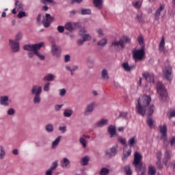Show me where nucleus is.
Masks as SVG:
<instances>
[{"instance_id": "f257e3e1", "label": "nucleus", "mask_w": 175, "mask_h": 175, "mask_svg": "<svg viewBox=\"0 0 175 175\" xmlns=\"http://www.w3.org/2000/svg\"><path fill=\"white\" fill-rule=\"evenodd\" d=\"M151 103V96L144 95L141 96L138 100L137 103L135 105V110L137 114L139 116H152L154 111H155V107L154 105H150Z\"/></svg>"}, {"instance_id": "f03ea898", "label": "nucleus", "mask_w": 175, "mask_h": 175, "mask_svg": "<svg viewBox=\"0 0 175 175\" xmlns=\"http://www.w3.org/2000/svg\"><path fill=\"white\" fill-rule=\"evenodd\" d=\"M44 46V42H40L38 44H27L23 46V49L26 51H33L34 55L39 58L41 61H44V55H43L39 50L42 49Z\"/></svg>"}, {"instance_id": "7ed1b4c3", "label": "nucleus", "mask_w": 175, "mask_h": 175, "mask_svg": "<svg viewBox=\"0 0 175 175\" xmlns=\"http://www.w3.org/2000/svg\"><path fill=\"white\" fill-rule=\"evenodd\" d=\"M143 157L140 153L135 152L134 154L133 165L138 175H146V165L142 162Z\"/></svg>"}, {"instance_id": "20e7f679", "label": "nucleus", "mask_w": 175, "mask_h": 175, "mask_svg": "<svg viewBox=\"0 0 175 175\" xmlns=\"http://www.w3.org/2000/svg\"><path fill=\"white\" fill-rule=\"evenodd\" d=\"M42 86L39 85H34L32 86L31 93L33 96V103L34 105H40V102H42L40 95H42Z\"/></svg>"}, {"instance_id": "39448f33", "label": "nucleus", "mask_w": 175, "mask_h": 175, "mask_svg": "<svg viewBox=\"0 0 175 175\" xmlns=\"http://www.w3.org/2000/svg\"><path fill=\"white\" fill-rule=\"evenodd\" d=\"M144 55H146V51L144 48L133 51V58L135 62L143 61L144 59Z\"/></svg>"}, {"instance_id": "423d86ee", "label": "nucleus", "mask_w": 175, "mask_h": 175, "mask_svg": "<svg viewBox=\"0 0 175 175\" xmlns=\"http://www.w3.org/2000/svg\"><path fill=\"white\" fill-rule=\"evenodd\" d=\"M157 92L160 95L162 100H167V92L165 86L161 82L157 83Z\"/></svg>"}, {"instance_id": "0eeeda50", "label": "nucleus", "mask_w": 175, "mask_h": 175, "mask_svg": "<svg viewBox=\"0 0 175 175\" xmlns=\"http://www.w3.org/2000/svg\"><path fill=\"white\" fill-rule=\"evenodd\" d=\"M79 24L77 22H67L64 25L65 29L69 32H73L76 28H79Z\"/></svg>"}, {"instance_id": "6e6552de", "label": "nucleus", "mask_w": 175, "mask_h": 175, "mask_svg": "<svg viewBox=\"0 0 175 175\" xmlns=\"http://www.w3.org/2000/svg\"><path fill=\"white\" fill-rule=\"evenodd\" d=\"M9 44L12 53H18L20 51V43L18 42L10 40Z\"/></svg>"}, {"instance_id": "1a4fd4ad", "label": "nucleus", "mask_w": 175, "mask_h": 175, "mask_svg": "<svg viewBox=\"0 0 175 175\" xmlns=\"http://www.w3.org/2000/svg\"><path fill=\"white\" fill-rule=\"evenodd\" d=\"M96 106V103L95 102H92L89 103L83 112L84 116H90V114H92L94 110H95V107Z\"/></svg>"}, {"instance_id": "9d476101", "label": "nucleus", "mask_w": 175, "mask_h": 175, "mask_svg": "<svg viewBox=\"0 0 175 175\" xmlns=\"http://www.w3.org/2000/svg\"><path fill=\"white\" fill-rule=\"evenodd\" d=\"M54 21V18L50 15V14H45V18L42 21V24L44 28H49L51 23Z\"/></svg>"}, {"instance_id": "9b49d317", "label": "nucleus", "mask_w": 175, "mask_h": 175, "mask_svg": "<svg viewBox=\"0 0 175 175\" xmlns=\"http://www.w3.org/2000/svg\"><path fill=\"white\" fill-rule=\"evenodd\" d=\"M159 129L162 140L166 142V140H167V126L166 124L159 126Z\"/></svg>"}, {"instance_id": "f8f14e48", "label": "nucleus", "mask_w": 175, "mask_h": 175, "mask_svg": "<svg viewBox=\"0 0 175 175\" xmlns=\"http://www.w3.org/2000/svg\"><path fill=\"white\" fill-rule=\"evenodd\" d=\"M105 154L106 158H113V157H116V154H117V148L116 147H112L109 150H105Z\"/></svg>"}, {"instance_id": "ddd939ff", "label": "nucleus", "mask_w": 175, "mask_h": 175, "mask_svg": "<svg viewBox=\"0 0 175 175\" xmlns=\"http://www.w3.org/2000/svg\"><path fill=\"white\" fill-rule=\"evenodd\" d=\"M163 77L167 80H172V67L170 66H167L163 70Z\"/></svg>"}, {"instance_id": "4468645a", "label": "nucleus", "mask_w": 175, "mask_h": 175, "mask_svg": "<svg viewBox=\"0 0 175 175\" xmlns=\"http://www.w3.org/2000/svg\"><path fill=\"white\" fill-rule=\"evenodd\" d=\"M52 55L59 57V54H61V48L58 47L55 44H53L51 49Z\"/></svg>"}, {"instance_id": "2eb2a0df", "label": "nucleus", "mask_w": 175, "mask_h": 175, "mask_svg": "<svg viewBox=\"0 0 175 175\" xmlns=\"http://www.w3.org/2000/svg\"><path fill=\"white\" fill-rule=\"evenodd\" d=\"M0 105L5 107L9 106L10 105V100H9V96H0Z\"/></svg>"}, {"instance_id": "dca6fc26", "label": "nucleus", "mask_w": 175, "mask_h": 175, "mask_svg": "<svg viewBox=\"0 0 175 175\" xmlns=\"http://www.w3.org/2000/svg\"><path fill=\"white\" fill-rule=\"evenodd\" d=\"M170 158H172V152L169 150H165L164 158L163 159V163H164L165 166H166V167H169V165L167 164V163L170 160Z\"/></svg>"}, {"instance_id": "f3484780", "label": "nucleus", "mask_w": 175, "mask_h": 175, "mask_svg": "<svg viewBox=\"0 0 175 175\" xmlns=\"http://www.w3.org/2000/svg\"><path fill=\"white\" fill-rule=\"evenodd\" d=\"M60 165L63 169H69L70 167V161H69V159L64 157L60 161Z\"/></svg>"}, {"instance_id": "a211bd4d", "label": "nucleus", "mask_w": 175, "mask_h": 175, "mask_svg": "<svg viewBox=\"0 0 175 175\" xmlns=\"http://www.w3.org/2000/svg\"><path fill=\"white\" fill-rule=\"evenodd\" d=\"M143 77L148 83H154V74L152 72H144Z\"/></svg>"}, {"instance_id": "6ab92c4d", "label": "nucleus", "mask_w": 175, "mask_h": 175, "mask_svg": "<svg viewBox=\"0 0 175 175\" xmlns=\"http://www.w3.org/2000/svg\"><path fill=\"white\" fill-rule=\"evenodd\" d=\"M159 50L160 53H163V54H166L167 53V50L165 48V37L163 36L161 40L159 43Z\"/></svg>"}, {"instance_id": "aec40b11", "label": "nucleus", "mask_w": 175, "mask_h": 175, "mask_svg": "<svg viewBox=\"0 0 175 175\" xmlns=\"http://www.w3.org/2000/svg\"><path fill=\"white\" fill-rule=\"evenodd\" d=\"M165 10V5L161 4L159 8L156 10L154 13L155 20H159V16H161L162 12Z\"/></svg>"}, {"instance_id": "412c9836", "label": "nucleus", "mask_w": 175, "mask_h": 175, "mask_svg": "<svg viewBox=\"0 0 175 175\" xmlns=\"http://www.w3.org/2000/svg\"><path fill=\"white\" fill-rule=\"evenodd\" d=\"M131 154H132V149H128V150L124 149L123 157H122V161L125 162L128 159V157L131 156Z\"/></svg>"}, {"instance_id": "4be33fe9", "label": "nucleus", "mask_w": 175, "mask_h": 175, "mask_svg": "<svg viewBox=\"0 0 175 175\" xmlns=\"http://www.w3.org/2000/svg\"><path fill=\"white\" fill-rule=\"evenodd\" d=\"M112 46H114L115 47H120V46L122 49H124L125 47L124 40L120 39L119 41H117V40L113 41Z\"/></svg>"}, {"instance_id": "5701e85b", "label": "nucleus", "mask_w": 175, "mask_h": 175, "mask_svg": "<svg viewBox=\"0 0 175 175\" xmlns=\"http://www.w3.org/2000/svg\"><path fill=\"white\" fill-rule=\"evenodd\" d=\"M101 79L105 81H107L110 79L109 71L106 68L103 69L101 71Z\"/></svg>"}, {"instance_id": "b1692460", "label": "nucleus", "mask_w": 175, "mask_h": 175, "mask_svg": "<svg viewBox=\"0 0 175 175\" xmlns=\"http://www.w3.org/2000/svg\"><path fill=\"white\" fill-rule=\"evenodd\" d=\"M62 137V136H59L52 142V144H51L52 150H55V148L58 147V144H59Z\"/></svg>"}, {"instance_id": "393cba45", "label": "nucleus", "mask_w": 175, "mask_h": 175, "mask_svg": "<svg viewBox=\"0 0 175 175\" xmlns=\"http://www.w3.org/2000/svg\"><path fill=\"white\" fill-rule=\"evenodd\" d=\"M93 5L95 8L100 10L103 8V0H93Z\"/></svg>"}, {"instance_id": "a878e982", "label": "nucleus", "mask_w": 175, "mask_h": 175, "mask_svg": "<svg viewBox=\"0 0 175 175\" xmlns=\"http://www.w3.org/2000/svg\"><path fill=\"white\" fill-rule=\"evenodd\" d=\"M15 8L18 12H23V10H24V4L20 1L16 0L15 1Z\"/></svg>"}, {"instance_id": "bb28decb", "label": "nucleus", "mask_w": 175, "mask_h": 175, "mask_svg": "<svg viewBox=\"0 0 175 175\" xmlns=\"http://www.w3.org/2000/svg\"><path fill=\"white\" fill-rule=\"evenodd\" d=\"M128 143L130 147H134V146H136V144H137V138L136 137V136L132 137L129 139Z\"/></svg>"}, {"instance_id": "cd10ccee", "label": "nucleus", "mask_w": 175, "mask_h": 175, "mask_svg": "<svg viewBox=\"0 0 175 175\" xmlns=\"http://www.w3.org/2000/svg\"><path fill=\"white\" fill-rule=\"evenodd\" d=\"M142 4L143 2L142 1V0L135 1L132 3L133 7L135 9H137V10H139V9L142 8Z\"/></svg>"}, {"instance_id": "c85d7f7f", "label": "nucleus", "mask_w": 175, "mask_h": 175, "mask_svg": "<svg viewBox=\"0 0 175 175\" xmlns=\"http://www.w3.org/2000/svg\"><path fill=\"white\" fill-rule=\"evenodd\" d=\"M108 133L110 135V137H113L116 135V126L111 125L108 127Z\"/></svg>"}, {"instance_id": "c756f323", "label": "nucleus", "mask_w": 175, "mask_h": 175, "mask_svg": "<svg viewBox=\"0 0 175 175\" xmlns=\"http://www.w3.org/2000/svg\"><path fill=\"white\" fill-rule=\"evenodd\" d=\"M146 122L149 128L151 129H152V128H155V121L152 120V118H148Z\"/></svg>"}, {"instance_id": "7c9ffc66", "label": "nucleus", "mask_w": 175, "mask_h": 175, "mask_svg": "<svg viewBox=\"0 0 175 175\" xmlns=\"http://www.w3.org/2000/svg\"><path fill=\"white\" fill-rule=\"evenodd\" d=\"M89 162H90V157L89 156H85L81 159V165L82 166H87V165H88Z\"/></svg>"}, {"instance_id": "2f4dec72", "label": "nucleus", "mask_w": 175, "mask_h": 175, "mask_svg": "<svg viewBox=\"0 0 175 175\" xmlns=\"http://www.w3.org/2000/svg\"><path fill=\"white\" fill-rule=\"evenodd\" d=\"M63 114L65 117L69 118L73 116V110L71 109H65Z\"/></svg>"}, {"instance_id": "473e14b6", "label": "nucleus", "mask_w": 175, "mask_h": 175, "mask_svg": "<svg viewBox=\"0 0 175 175\" xmlns=\"http://www.w3.org/2000/svg\"><path fill=\"white\" fill-rule=\"evenodd\" d=\"M109 124V120L107 119H102L99 122L96 123V126H98L99 128L104 126V125Z\"/></svg>"}, {"instance_id": "72a5a7b5", "label": "nucleus", "mask_w": 175, "mask_h": 175, "mask_svg": "<svg viewBox=\"0 0 175 175\" xmlns=\"http://www.w3.org/2000/svg\"><path fill=\"white\" fill-rule=\"evenodd\" d=\"M6 157V149L3 146H0V159H3Z\"/></svg>"}, {"instance_id": "f704fd0d", "label": "nucleus", "mask_w": 175, "mask_h": 175, "mask_svg": "<svg viewBox=\"0 0 175 175\" xmlns=\"http://www.w3.org/2000/svg\"><path fill=\"white\" fill-rule=\"evenodd\" d=\"M122 68L126 70V72H131L132 69L135 68V66H129L128 63H124L122 64Z\"/></svg>"}, {"instance_id": "c9c22d12", "label": "nucleus", "mask_w": 175, "mask_h": 175, "mask_svg": "<svg viewBox=\"0 0 175 175\" xmlns=\"http://www.w3.org/2000/svg\"><path fill=\"white\" fill-rule=\"evenodd\" d=\"M45 131L48 133H53L54 132V126L51 124H46L45 126Z\"/></svg>"}, {"instance_id": "e433bc0d", "label": "nucleus", "mask_w": 175, "mask_h": 175, "mask_svg": "<svg viewBox=\"0 0 175 175\" xmlns=\"http://www.w3.org/2000/svg\"><path fill=\"white\" fill-rule=\"evenodd\" d=\"M55 76L53 74H48L44 77V81H54Z\"/></svg>"}, {"instance_id": "4c0bfd02", "label": "nucleus", "mask_w": 175, "mask_h": 175, "mask_svg": "<svg viewBox=\"0 0 175 175\" xmlns=\"http://www.w3.org/2000/svg\"><path fill=\"white\" fill-rule=\"evenodd\" d=\"M155 173H157V170H155V167H154L152 165H149L148 166V175H155Z\"/></svg>"}, {"instance_id": "58836bf2", "label": "nucleus", "mask_w": 175, "mask_h": 175, "mask_svg": "<svg viewBox=\"0 0 175 175\" xmlns=\"http://www.w3.org/2000/svg\"><path fill=\"white\" fill-rule=\"evenodd\" d=\"M92 12H91V9L90 8H81V14H82V16H85L87 14H91Z\"/></svg>"}, {"instance_id": "ea45409f", "label": "nucleus", "mask_w": 175, "mask_h": 175, "mask_svg": "<svg viewBox=\"0 0 175 175\" xmlns=\"http://www.w3.org/2000/svg\"><path fill=\"white\" fill-rule=\"evenodd\" d=\"M110 173V170L106 167H103L100 170V175H108Z\"/></svg>"}, {"instance_id": "a19ab883", "label": "nucleus", "mask_w": 175, "mask_h": 175, "mask_svg": "<svg viewBox=\"0 0 175 175\" xmlns=\"http://www.w3.org/2000/svg\"><path fill=\"white\" fill-rule=\"evenodd\" d=\"M79 142L83 148L87 147V139H85L84 137H81L79 138Z\"/></svg>"}, {"instance_id": "79ce46f5", "label": "nucleus", "mask_w": 175, "mask_h": 175, "mask_svg": "<svg viewBox=\"0 0 175 175\" xmlns=\"http://www.w3.org/2000/svg\"><path fill=\"white\" fill-rule=\"evenodd\" d=\"M107 44V38H104L98 42V45L103 47V46H106Z\"/></svg>"}, {"instance_id": "37998d69", "label": "nucleus", "mask_w": 175, "mask_h": 175, "mask_svg": "<svg viewBox=\"0 0 175 175\" xmlns=\"http://www.w3.org/2000/svg\"><path fill=\"white\" fill-rule=\"evenodd\" d=\"M138 42L142 47H144V38L143 37V35L140 34L138 36Z\"/></svg>"}, {"instance_id": "c03bdc74", "label": "nucleus", "mask_w": 175, "mask_h": 175, "mask_svg": "<svg viewBox=\"0 0 175 175\" xmlns=\"http://www.w3.org/2000/svg\"><path fill=\"white\" fill-rule=\"evenodd\" d=\"M57 167H58V161L56 160L52 163V166H51L49 169L53 172H54V170H55V169H57Z\"/></svg>"}, {"instance_id": "a18cd8bd", "label": "nucleus", "mask_w": 175, "mask_h": 175, "mask_svg": "<svg viewBox=\"0 0 175 175\" xmlns=\"http://www.w3.org/2000/svg\"><path fill=\"white\" fill-rule=\"evenodd\" d=\"M118 142H119V143H120L123 146L126 145V138H125V137H118Z\"/></svg>"}, {"instance_id": "49530a36", "label": "nucleus", "mask_w": 175, "mask_h": 175, "mask_svg": "<svg viewBox=\"0 0 175 175\" xmlns=\"http://www.w3.org/2000/svg\"><path fill=\"white\" fill-rule=\"evenodd\" d=\"M23 39V33H18L15 36V42H20Z\"/></svg>"}, {"instance_id": "de8ad7c7", "label": "nucleus", "mask_w": 175, "mask_h": 175, "mask_svg": "<svg viewBox=\"0 0 175 175\" xmlns=\"http://www.w3.org/2000/svg\"><path fill=\"white\" fill-rule=\"evenodd\" d=\"M59 96L64 97L66 95V89L62 88L59 90Z\"/></svg>"}, {"instance_id": "09e8293b", "label": "nucleus", "mask_w": 175, "mask_h": 175, "mask_svg": "<svg viewBox=\"0 0 175 175\" xmlns=\"http://www.w3.org/2000/svg\"><path fill=\"white\" fill-rule=\"evenodd\" d=\"M40 2H42L43 5H47V3H52V5H55L54 0H40Z\"/></svg>"}, {"instance_id": "8fccbe9b", "label": "nucleus", "mask_w": 175, "mask_h": 175, "mask_svg": "<svg viewBox=\"0 0 175 175\" xmlns=\"http://www.w3.org/2000/svg\"><path fill=\"white\" fill-rule=\"evenodd\" d=\"M124 171L126 172V174L132 175V170H131V167H129V165L124 167Z\"/></svg>"}, {"instance_id": "3c124183", "label": "nucleus", "mask_w": 175, "mask_h": 175, "mask_svg": "<svg viewBox=\"0 0 175 175\" xmlns=\"http://www.w3.org/2000/svg\"><path fill=\"white\" fill-rule=\"evenodd\" d=\"M17 17L18 18H23V17H27V13L24 11H19Z\"/></svg>"}, {"instance_id": "603ef678", "label": "nucleus", "mask_w": 175, "mask_h": 175, "mask_svg": "<svg viewBox=\"0 0 175 175\" xmlns=\"http://www.w3.org/2000/svg\"><path fill=\"white\" fill-rule=\"evenodd\" d=\"M96 33L98 34V38H102L105 35V33L102 29H97Z\"/></svg>"}, {"instance_id": "864d4df0", "label": "nucleus", "mask_w": 175, "mask_h": 175, "mask_svg": "<svg viewBox=\"0 0 175 175\" xmlns=\"http://www.w3.org/2000/svg\"><path fill=\"white\" fill-rule=\"evenodd\" d=\"M43 90L46 92H49L50 91V82H46L43 88Z\"/></svg>"}, {"instance_id": "5fc2aeb1", "label": "nucleus", "mask_w": 175, "mask_h": 175, "mask_svg": "<svg viewBox=\"0 0 175 175\" xmlns=\"http://www.w3.org/2000/svg\"><path fill=\"white\" fill-rule=\"evenodd\" d=\"M15 113H16V111L13 108H10L7 111V114L8 116H14Z\"/></svg>"}, {"instance_id": "6e6d98bb", "label": "nucleus", "mask_w": 175, "mask_h": 175, "mask_svg": "<svg viewBox=\"0 0 175 175\" xmlns=\"http://www.w3.org/2000/svg\"><path fill=\"white\" fill-rule=\"evenodd\" d=\"M87 33V29L85 27H81L79 30V35L80 36H83Z\"/></svg>"}, {"instance_id": "4d7b16f0", "label": "nucleus", "mask_w": 175, "mask_h": 175, "mask_svg": "<svg viewBox=\"0 0 175 175\" xmlns=\"http://www.w3.org/2000/svg\"><path fill=\"white\" fill-rule=\"evenodd\" d=\"M83 36V40L85 42H87V41H88V40H91V39L92 38L91 37V35H90V34H84Z\"/></svg>"}, {"instance_id": "13d9d810", "label": "nucleus", "mask_w": 175, "mask_h": 175, "mask_svg": "<svg viewBox=\"0 0 175 175\" xmlns=\"http://www.w3.org/2000/svg\"><path fill=\"white\" fill-rule=\"evenodd\" d=\"M77 69H79V66H73L72 68H71V70L70 71L71 76H73V75H75V72H76Z\"/></svg>"}, {"instance_id": "bf43d9fd", "label": "nucleus", "mask_w": 175, "mask_h": 175, "mask_svg": "<svg viewBox=\"0 0 175 175\" xmlns=\"http://www.w3.org/2000/svg\"><path fill=\"white\" fill-rule=\"evenodd\" d=\"M124 43H131V38L128 36H123L122 38Z\"/></svg>"}, {"instance_id": "052dcab7", "label": "nucleus", "mask_w": 175, "mask_h": 175, "mask_svg": "<svg viewBox=\"0 0 175 175\" xmlns=\"http://www.w3.org/2000/svg\"><path fill=\"white\" fill-rule=\"evenodd\" d=\"M170 144L171 146V147H173V146H174L175 144V136H173L171 137V139H170Z\"/></svg>"}, {"instance_id": "680f3d73", "label": "nucleus", "mask_w": 175, "mask_h": 175, "mask_svg": "<svg viewBox=\"0 0 175 175\" xmlns=\"http://www.w3.org/2000/svg\"><path fill=\"white\" fill-rule=\"evenodd\" d=\"M157 161H161L162 159V152L161 151H159L157 152Z\"/></svg>"}, {"instance_id": "e2e57ef3", "label": "nucleus", "mask_w": 175, "mask_h": 175, "mask_svg": "<svg viewBox=\"0 0 175 175\" xmlns=\"http://www.w3.org/2000/svg\"><path fill=\"white\" fill-rule=\"evenodd\" d=\"M57 29L58 32H59L60 33H62V32H64L65 31V27L58 26Z\"/></svg>"}, {"instance_id": "0e129e2a", "label": "nucleus", "mask_w": 175, "mask_h": 175, "mask_svg": "<svg viewBox=\"0 0 175 175\" xmlns=\"http://www.w3.org/2000/svg\"><path fill=\"white\" fill-rule=\"evenodd\" d=\"M128 112H121L120 113V117H122V118H128Z\"/></svg>"}, {"instance_id": "69168bd1", "label": "nucleus", "mask_w": 175, "mask_h": 175, "mask_svg": "<svg viewBox=\"0 0 175 175\" xmlns=\"http://www.w3.org/2000/svg\"><path fill=\"white\" fill-rule=\"evenodd\" d=\"M84 42L85 41L83 38V39L78 40L77 43L78 46H83V44H84Z\"/></svg>"}, {"instance_id": "338daca9", "label": "nucleus", "mask_w": 175, "mask_h": 175, "mask_svg": "<svg viewBox=\"0 0 175 175\" xmlns=\"http://www.w3.org/2000/svg\"><path fill=\"white\" fill-rule=\"evenodd\" d=\"M62 108V105H56L55 106V111H59V110H61Z\"/></svg>"}, {"instance_id": "774afa93", "label": "nucleus", "mask_w": 175, "mask_h": 175, "mask_svg": "<svg viewBox=\"0 0 175 175\" xmlns=\"http://www.w3.org/2000/svg\"><path fill=\"white\" fill-rule=\"evenodd\" d=\"M54 171H53L52 170H51L50 168L49 170H47L45 172V175H53V172Z\"/></svg>"}]
</instances>
